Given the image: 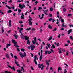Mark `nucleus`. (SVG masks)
<instances>
[{"label":"nucleus","mask_w":73,"mask_h":73,"mask_svg":"<svg viewBox=\"0 0 73 73\" xmlns=\"http://www.w3.org/2000/svg\"><path fill=\"white\" fill-rule=\"evenodd\" d=\"M18 29H20L19 31L21 33V35L20 36L21 37V38H22L23 39L24 38V35H23V34H24V33H22L21 32V31H23V28H19V27H18Z\"/></svg>","instance_id":"1"},{"label":"nucleus","mask_w":73,"mask_h":73,"mask_svg":"<svg viewBox=\"0 0 73 73\" xmlns=\"http://www.w3.org/2000/svg\"><path fill=\"white\" fill-rule=\"evenodd\" d=\"M21 71H23V72H24L25 71H24V68H23V67H21V70H17V72H18V73H23L22 72H21Z\"/></svg>","instance_id":"2"},{"label":"nucleus","mask_w":73,"mask_h":73,"mask_svg":"<svg viewBox=\"0 0 73 73\" xmlns=\"http://www.w3.org/2000/svg\"><path fill=\"white\" fill-rule=\"evenodd\" d=\"M33 39L34 41H32V42L34 45H35V44H36V43H37V38L36 37H34Z\"/></svg>","instance_id":"3"},{"label":"nucleus","mask_w":73,"mask_h":73,"mask_svg":"<svg viewBox=\"0 0 73 73\" xmlns=\"http://www.w3.org/2000/svg\"><path fill=\"white\" fill-rule=\"evenodd\" d=\"M32 18H31L28 19L29 24L30 25H32Z\"/></svg>","instance_id":"4"},{"label":"nucleus","mask_w":73,"mask_h":73,"mask_svg":"<svg viewBox=\"0 0 73 73\" xmlns=\"http://www.w3.org/2000/svg\"><path fill=\"white\" fill-rule=\"evenodd\" d=\"M43 64H42L41 65L40 64H39L38 65V68H39V69H40L41 68L42 66V68H41V70H42L44 69V66L43 65Z\"/></svg>","instance_id":"5"},{"label":"nucleus","mask_w":73,"mask_h":73,"mask_svg":"<svg viewBox=\"0 0 73 73\" xmlns=\"http://www.w3.org/2000/svg\"><path fill=\"white\" fill-rule=\"evenodd\" d=\"M34 62L36 65H37V62L36 61L37 60V55H36L34 56Z\"/></svg>","instance_id":"6"},{"label":"nucleus","mask_w":73,"mask_h":73,"mask_svg":"<svg viewBox=\"0 0 73 73\" xmlns=\"http://www.w3.org/2000/svg\"><path fill=\"white\" fill-rule=\"evenodd\" d=\"M19 8H20L21 9H23V8H25V5H24V4H23V5H21L20 4H19Z\"/></svg>","instance_id":"7"},{"label":"nucleus","mask_w":73,"mask_h":73,"mask_svg":"<svg viewBox=\"0 0 73 73\" xmlns=\"http://www.w3.org/2000/svg\"><path fill=\"white\" fill-rule=\"evenodd\" d=\"M30 47L31 48V50H33L35 48V46L32 44L31 45Z\"/></svg>","instance_id":"8"},{"label":"nucleus","mask_w":73,"mask_h":73,"mask_svg":"<svg viewBox=\"0 0 73 73\" xmlns=\"http://www.w3.org/2000/svg\"><path fill=\"white\" fill-rule=\"evenodd\" d=\"M5 56L7 58V59L9 60V59H10V57H9V54H6Z\"/></svg>","instance_id":"9"},{"label":"nucleus","mask_w":73,"mask_h":73,"mask_svg":"<svg viewBox=\"0 0 73 73\" xmlns=\"http://www.w3.org/2000/svg\"><path fill=\"white\" fill-rule=\"evenodd\" d=\"M62 28L64 27H65V28H66V27H67V25H65V24H64V23H63L62 25Z\"/></svg>","instance_id":"10"},{"label":"nucleus","mask_w":73,"mask_h":73,"mask_svg":"<svg viewBox=\"0 0 73 73\" xmlns=\"http://www.w3.org/2000/svg\"><path fill=\"white\" fill-rule=\"evenodd\" d=\"M8 67H9L11 69H13L14 71H15V67H11L9 65L8 66Z\"/></svg>","instance_id":"11"},{"label":"nucleus","mask_w":73,"mask_h":73,"mask_svg":"<svg viewBox=\"0 0 73 73\" xmlns=\"http://www.w3.org/2000/svg\"><path fill=\"white\" fill-rule=\"evenodd\" d=\"M19 55L21 58H23V57H24V54H23V53L21 52H20L19 53Z\"/></svg>","instance_id":"12"},{"label":"nucleus","mask_w":73,"mask_h":73,"mask_svg":"<svg viewBox=\"0 0 73 73\" xmlns=\"http://www.w3.org/2000/svg\"><path fill=\"white\" fill-rule=\"evenodd\" d=\"M48 53V54H50V53H52V52L51 51H46L45 52V54H46Z\"/></svg>","instance_id":"13"},{"label":"nucleus","mask_w":73,"mask_h":73,"mask_svg":"<svg viewBox=\"0 0 73 73\" xmlns=\"http://www.w3.org/2000/svg\"><path fill=\"white\" fill-rule=\"evenodd\" d=\"M43 11H44V13H45V14L46 15H48V14H47L46 13H48V10H46L45 11L44 10H43Z\"/></svg>","instance_id":"14"},{"label":"nucleus","mask_w":73,"mask_h":73,"mask_svg":"<svg viewBox=\"0 0 73 73\" xmlns=\"http://www.w3.org/2000/svg\"><path fill=\"white\" fill-rule=\"evenodd\" d=\"M14 36L15 38V39H17V38H18V35H16V34H15L14 35Z\"/></svg>","instance_id":"15"},{"label":"nucleus","mask_w":73,"mask_h":73,"mask_svg":"<svg viewBox=\"0 0 73 73\" xmlns=\"http://www.w3.org/2000/svg\"><path fill=\"white\" fill-rule=\"evenodd\" d=\"M27 44H28L29 45H30V44L31 43V42H30V40H27V41L26 42Z\"/></svg>","instance_id":"16"},{"label":"nucleus","mask_w":73,"mask_h":73,"mask_svg":"<svg viewBox=\"0 0 73 73\" xmlns=\"http://www.w3.org/2000/svg\"><path fill=\"white\" fill-rule=\"evenodd\" d=\"M24 38L25 40H28L29 39V37L27 36H25Z\"/></svg>","instance_id":"17"},{"label":"nucleus","mask_w":73,"mask_h":73,"mask_svg":"<svg viewBox=\"0 0 73 73\" xmlns=\"http://www.w3.org/2000/svg\"><path fill=\"white\" fill-rule=\"evenodd\" d=\"M12 42L13 44H17V42L15 41V40H14L13 39H12Z\"/></svg>","instance_id":"18"},{"label":"nucleus","mask_w":73,"mask_h":73,"mask_svg":"<svg viewBox=\"0 0 73 73\" xmlns=\"http://www.w3.org/2000/svg\"><path fill=\"white\" fill-rule=\"evenodd\" d=\"M52 46H51V48L52 49H54L56 48V46L54 44H52Z\"/></svg>","instance_id":"19"},{"label":"nucleus","mask_w":73,"mask_h":73,"mask_svg":"<svg viewBox=\"0 0 73 73\" xmlns=\"http://www.w3.org/2000/svg\"><path fill=\"white\" fill-rule=\"evenodd\" d=\"M15 64H16V65H17V66H19V64H18V62H17L16 60H15Z\"/></svg>","instance_id":"20"},{"label":"nucleus","mask_w":73,"mask_h":73,"mask_svg":"<svg viewBox=\"0 0 73 73\" xmlns=\"http://www.w3.org/2000/svg\"><path fill=\"white\" fill-rule=\"evenodd\" d=\"M11 20H9V27H11L12 26V25H11Z\"/></svg>","instance_id":"21"},{"label":"nucleus","mask_w":73,"mask_h":73,"mask_svg":"<svg viewBox=\"0 0 73 73\" xmlns=\"http://www.w3.org/2000/svg\"><path fill=\"white\" fill-rule=\"evenodd\" d=\"M47 45L48 46V48H50V47L51 46V45H50V44L47 43Z\"/></svg>","instance_id":"22"},{"label":"nucleus","mask_w":73,"mask_h":73,"mask_svg":"<svg viewBox=\"0 0 73 73\" xmlns=\"http://www.w3.org/2000/svg\"><path fill=\"white\" fill-rule=\"evenodd\" d=\"M24 15L23 14H22V16L21 17V18L22 19H24Z\"/></svg>","instance_id":"23"},{"label":"nucleus","mask_w":73,"mask_h":73,"mask_svg":"<svg viewBox=\"0 0 73 73\" xmlns=\"http://www.w3.org/2000/svg\"><path fill=\"white\" fill-rule=\"evenodd\" d=\"M46 65L48 66V65H49V63L48 62V61L46 60Z\"/></svg>","instance_id":"24"},{"label":"nucleus","mask_w":73,"mask_h":73,"mask_svg":"<svg viewBox=\"0 0 73 73\" xmlns=\"http://www.w3.org/2000/svg\"><path fill=\"white\" fill-rule=\"evenodd\" d=\"M72 29H70L69 31H68V35H69V34L70 33V32H72Z\"/></svg>","instance_id":"25"},{"label":"nucleus","mask_w":73,"mask_h":73,"mask_svg":"<svg viewBox=\"0 0 73 73\" xmlns=\"http://www.w3.org/2000/svg\"><path fill=\"white\" fill-rule=\"evenodd\" d=\"M58 72H59L60 70H62L61 67H58Z\"/></svg>","instance_id":"26"},{"label":"nucleus","mask_w":73,"mask_h":73,"mask_svg":"<svg viewBox=\"0 0 73 73\" xmlns=\"http://www.w3.org/2000/svg\"><path fill=\"white\" fill-rule=\"evenodd\" d=\"M52 38H53V37H52V36H50L49 38L48 39V41H50V40H51L52 39Z\"/></svg>","instance_id":"27"},{"label":"nucleus","mask_w":73,"mask_h":73,"mask_svg":"<svg viewBox=\"0 0 73 73\" xmlns=\"http://www.w3.org/2000/svg\"><path fill=\"white\" fill-rule=\"evenodd\" d=\"M48 27L49 29H52V27L50 25H49L48 26Z\"/></svg>","instance_id":"28"},{"label":"nucleus","mask_w":73,"mask_h":73,"mask_svg":"<svg viewBox=\"0 0 73 73\" xmlns=\"http://www.w3.org/2000/svg\"><path fill=\"white\" fill-rule=\"evenodd\" d=\"M6 7H7V8H8V9H11V7H10L9 6L7 5H6Z\"/></svg>","instance_id":"29"},{"label":"nucleus","mask_w":73,"mask_h":73,"mask_svg":"<svg viewBox=\"0 0 73 73\" xmlns=\"http://www.w3.org/2000/svg\"><path fill=\"white\" fill-rule=\"evenodd\" d=\"M31 28L29 27V28L26 29V31H29V30H31Z\"/></svg>","instance_id":"30"},{"label":"nucleus","mask_w":73,"mask_h":73,"mask_svg":"<svg viewBox=\"0 0 73 73\" xmlns=\"http://www.w3.org/2000/svg\"><path fill=\"white\" fill-rule=\"evenodd\" d=\"M41 9H42V8L41 7H38V10H39V11H40V12H41Z\"/></svg>","instance_id":"31"},{"label":"nucleus","mask_w":73,"mask_h":73,"mask_svg":"<svg viewBox=\"0 0 73 73\" xmlns=\"http://www.w3.org/2000/svg\"><path fill=\"white\" fill-rule=\"evenodd\" d=\"M14 46H15V47H16V48H18L19 47V46H18V45H17V44H14Z\"/></svg>","instance_id":"32"},{"label":"nucleus","mask_w":73,"mask_h":73,"mask_svg":"<svg viewBox=\"0 0 73 73\" xmlns=\"http://www.w3.org/2000/svg\"><path fill=\"white\" fill-rule=\"evenodd\" d=\"M57 31V28H55L52 31H53V32H54V31Z\"/></svg>","instance_id":"33"},{"label":"nucleus","mask_w":73,"mask_h":73,"mask_svg":"<svg viewBox=\"0 0 73 73\" xmlns=\"http://www.w3.org/2000/svg\"><path fill=\"white\" fill-rule=\"evenodd\" d=\"M1 30H2V33H3V32H4V29H3V27L2 28Z\"/></svg>","instance_id":"34"},{"label":"nucleus","mask_w":73,"mask_h":73,"mask_svg":"<svg viewBox=\"0 0 73 73\" xmlns=\"http://www.w3.org/2000/svg\"><path fill=\"white\" fill-rule=\"evenodd\" d=\"M7 12L8 13H11L12 12V11L10 10H9L7 11Z\"/></svg>","instance_id":"35"},{"label":"nucleus","mask_w":73,"mask_h":73,"mask_svg":"<svg viewBox=\"0 0 73 73\" xmlns=\"http://www.w3.org/2000/svg\"><path fill=\"white\" fill-rule=\"evenodd\" d=\"M58 50L59 51V53H62V52H61V50L60 49V48H58Z\"/></svg>","instance_id":"36"},{"label":"nucleus","mask_w":73,"mask_h":73,"mask_svg":"<svg viewBox=\"0 0 73 73\" xmlns=\"http://www.w3.org/2000/svg\"><path fill=\"white\" fill-rule=\"evenodd\" d=\"M21 51H22V52H24L25 51V49H23V48H22L21 50Z\"/></svg>","instance_id":"37"},{"label":"nucleus","mask_w":73,"mask_h":73,"mask_svg":"<svg viewBox=\"0 0 73 73\" xmlns=\"http://www.w3.org/2000/svg\"><path fill=\"white\" fill-rule=\"evenodd\" d=\"M14 57L16 59V60H17V56H16V55H15L14 56Z\"/></svg>","instance_id":"38"},{"label":"nucleus","mask_w":73,"mask_h":73,"mask_svg":"<svg viewBox=\"0 0 73 73\" xmlns=\"http://www.w3.org/2000/svg\"><path fill=\"white\" fill-rule=\"evenodd\" d=\"M11 44L10 43H9V44H7L6 45L8 46V47H9V46H11Z\"/></svg>","instance_id":"39"},{"label":"nucleus","mask_w":73,"mask_h":73,"mask_svg":"<svg viewBox=\"0 0 73 73\" xmlns=\"http://www.w3.org/2000/svg\"><path fill=\"white\" fill-rule=\"evenodd\" d=\"M40 61H41V59H42V55H41V56L40 57Z\"/></svg>","instance_id":"40"},{"label":"nucleus","mask_w":73,"mask_h":73,"mask_svg":"<svg viewBox=\"0 0 73 73\" xmlns=\"http://www.w3.org/2000/svg\"><path fill=\"white\" fill-rule=\"evenodd\" d=\"M23 54H24V55H23L24 57H26V55H27V54H26V53H25L24 52Z\"/></svg>","instance_id":"41"},{"label":"nucleus","mask_w":73,"mask_h":73,"mask_svg":"<svg viewBox=\"0 0 73 73\" xmlns=\"http://www.w3.org/2000/svg\"><path fill=\"white\" fill-rule=\"evenodd\" d=\"M53 11V8L52 7L50 8V11L52 12Z\"/></svg>","instance_id":"42"},{"label":"nucleus","mask_w":73,"mask_h":73,"mask_svg":"<svg viewBox=\"0 0 73 73\" xmlns=\"http://www.w3.org/2000/svg\"><path fill=\"white\" fill-rule=\"evenodd\" d=\"M70 39L73 40V37L72 36H70Z\"/></svg>","instance_id":"43"},{"label":"nucleus","mask_w":73,"mask_h":73,"mask_svg":"<svg viewBox=\"0 0 73 73\" xmlns=\"http://www.w3.org/2000/svg\"><path fill=\"white\" fill-rule=\"evenodd\" d=\"M61 21L62 23H64V20L62 19L61 20Z\"/></svg>","instance_id":"44"},{"label":"nucleus","mask_w":73,"mask_h":73,"mask_svg":"<svg viewBox=\"0 0 73 73\" xmlns=\"http://www.w3.org/2000/svg\"><path fill=\"white\" fill-rule=\"evenodd\" d=\"M35 2L34 3H35V5H37V3H38V1H35Z\"/></svg>","instance_id":"45"},{"label":"nucleus","mask_w":73,"mask_h":73,"mask_svg":"<svg viewBox=\"0 0 73 73\" xmlns=\"http://www.w3.org/2000/svg\"><path fill=\"white\" fill-rule=\"evenodd\" d=\"M12 6H13V7H11V8H12L13 9H14L15 8V7L13 5H12Z\"/></svg>","instance_id":"46"},{"label":"nucleus","mask_w":73,"mask_h":73,"mask_svg":"<svg viewBox=\"0 0 73 73\" xmlns=\"http://www.w3.org/2000/svg\"><path fill=\"white\" fill-rule=\"evenodd\" d=\"M68 16H72V14H68Z\"/></svg>","instance_id":"47"},{"label":"nucleus","mask_w":73,"mask_h":73,"mask_svg":"<svg viewBox=\"0 0 73 73\" xmlns=\"http://www.w3.org/2000/svg\"><path fill=\"white\" fill-rule=\"evenodd\" d=\"M10 55L12 57V58H13V54H12V53H10Z\"/></svg>","instance_id":"48"},{"label":"nucleus","mask_w":73,"mask_h":73,"mask_svg":"<svg viewBox=\"0 0 73 73\" xmlns=\"http://www.w3.org/2000/svg\"><path fill=\"white\" fill-rule=\"evenodd\" d=\"M19 13H20V12H21V10H20V9H18V10Z\"/></svg>","instance_id":"49"},{"label":"nucleus","mask_w":73,"mask_h":73,"mask_svg":"<svg viewBox=\"0 0 73 73\" xmlns=\"http://www.w3.org/2000/svg\"><path fill=\"white\" fill-rule=\"evenodd\" d=\"M29 13V12H27L25 13V15L27 16V13Z\"/></svg>","instance_id":"50"},{"label":"nucleus","mask_w":73,"mask_h":73,"mask_svg":"<svg viewBox=\"0 0 73 73\" xmlns=\"http://www.w3.org/2000/svg\"><path fill=\"white\" fill-rule=\"evenodd\" d=\"M63 11L64 12H66V9L64 8L63 9Z\"/></svg>","instance_id":"51"},{"label":"nucleus","mask_w":73,"mask_h":73,"mask_svg":"<svg viewBox=\"0 0 73 73\" xmlns=\"http://www.w3.org/2000/svg\"><path fill=\"white\" fill-rule=\"evenodd\" d=\"M49 17H52V15L51 14H49Z\"/></svg>","instance_id":"52"},{"label":"nucleus","mask_w":73,"mask_h":73,"mask_svg":"<svg viewBox=\"0 0 73 73\" xmlns=\"http://www.w3.org/2000/svg\"><path fill=\"white\" fill-rule=\"evenodd\" d=\"M67 42L68 44H69L70 42V41L69 40H68L67 41Z\"/></svg>","instance_id":"53"},{"label":"nucleus","mask_w":73,"mask_h":73,"mask_svg":"<svg viewBox=\"0 0 73 73\" xmlns=\"http://www.w3.org/2000/svg\"><path fill=\"white\" fill-rule=\"evenodd\" d=\"M54 21H55V19H52V21L53 23L54 22Z\"/></svg>","instance_id":"54"},{"label":"nucleus","mask_w":73,"mask_h":73,"mask_svg":"<svg viewBox=\"0 0 73 73\" xmlns=\"http://www.w3.org/2000/svg\"><path fill=\"white\" fill-rule=\"evenodd\" d=\"M52 18H50L49 19V21H50H50H51V20H52Z\"/></svg>","instance_id":"55"},{"label":"nucleus","mask_w":73,"mask_h":73,"mask_svg":"<svg viewBox=\"0 0 73 73\" xmlns=\"http://www.w3.org/2000/svg\"><path fill=\"white\" fill-rule=\"evenodd\" d=\"M67 73V71L66 70V69H65L64 73Z\"/></svg>","instance_id":"56"},{"label":"nucleus","mask_w":73,"mask_h":73,"mask_svg":"<svg viewBox=\"0 0 73 73\" xmlns=\"http://www.w3.org/2000/svg\"><path fill=\"white\" fill-rule=\"evenodd\" d=\"M19 24H22V23H23V22L21 21H20L19 22Z\"/></svg>","instance_id":"57"},{"label":"nucleus","mask_w":73,"mask_h":73,"mask_svg":"<svg viewBox=\"0 0 73 73\" xmlns=\"http://www.w3.org/2000/svg\"><path fill=\"white\" fill-rule=\"evenodd\" d=\"M12 0H10V1H8V3H12Z\"/></svg>","instance_id":"58"},{"label":"nucleus","mask_w":73,"mask_h":73,"mask_svg":"<svg viewBox=\"0 0 73 73\" xmlns=\"http://www.w3.org/2000/svg\"><path fill=\"white\" fill-rule=\"evenodd\" d=\"M60 30H61V31H63V30H64V28H62Z\"/></svg>","instance_id":"59"},{"label":"nucleus","mask_w":73,"mask_h":73,"mask_svg":"<svg viewBox=\"0 0 73 73\" xmlns=\"http://www.w3.org/2000/svg\"><path fill=\"white\" fill-rule=\"evenodd\" d=\"M17 50L18 51V52H20V49L18 48H17Z\"/></svg>","instance_id":"60"},{"label":"nucleus","mask_w":73,"mask_h":73,"mask_svg":"<svg viewBox=\"0 0 73 73\" xmlns=\"http://www.w3.org/2000/svg\"><path fill=\"white\" fill-rule=\"evenodd\" d=\"M50 50H51V52H52L53 53V52H54V51H53V49H51Z\"/></svg>","instance_id":"61"},{"label":"nucleus","mask_w":73,"mask_h":73,"mask_svg":"<svg viewBox=\"0 0 73 73\" xmlns=\"http://www.w3.org/2000/svg\"><path fill=\"white\" fill-rule=\"evenodd\" d=\"M57 15H60V13H59V12L58 11L57 13Z\"/></svg>","instance_id":"62"},{"label":"nucleus","mask_w":73,"mask_h":73,"mask_svg":"<svg viewBox=\"0 0 73 73\" xmlns=\"http://www.w3.org/2000/svg\"><path fill=\"white\" fill-rule=\"evenodd\" d=\"M11 30H10L8 31H7L8 33H10V32H11Z\"/></svg>","instance_id":"63"},{"label":"nucleus","mask_w":73,"mask_h":73,"mask_svg":"<svg viewBox=\"0 0 73 73\" xmlns=\"http://www.w3.org/2000/svg\"><path fill=\"white\" fill-rule=\"evenodd\" d=\"M31 68L32 70H34V69H33V68L32 67H31Z\"/></svg>","instance_id":"64"}]
</instances>
